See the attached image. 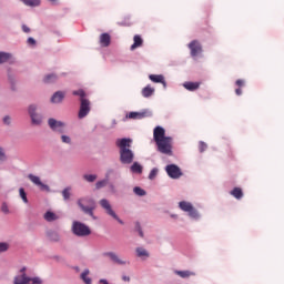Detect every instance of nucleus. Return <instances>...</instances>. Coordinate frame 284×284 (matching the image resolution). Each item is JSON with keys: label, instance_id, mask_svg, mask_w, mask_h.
I'll return each instance as SVG.
<instances>
[{"label": "nucleus", "instance_id": "f257e3e1", "mask_svg": "<svg viewBox=\"0 0 284 284\" xmlns=\"http://www.w3.org/2000/svg\"><path fill=\"white\" fill-rule=\"evenodd\" d=\"M153 139L158 145V151H160L161 154L172 156V138L165 136V129H163V126L154 128Z\"/></svg>", "mask_w": 284, "mask_h": 284}, {"label": "nucleus", "instance_id": "f03ea898", "mask_svg": "<svg viewBox=\"0 0 284 284\" xmlns=\"http://www.w3.org/2000/svg\"><path fill=\"white\" fill-rule=\"evenodd\" d=\"M132 140L130 139H121L116 141L118 148H120V161L125 165H130L132 161H134V152L130 150V144Z\"/></svg>", "mask_w": 284, "mask_h": 284}, {"label": "nucleus", "instance_id": "7ed1b4c3", "mask_svg": "<svg viewBox=\"0 0 284 284\" xmlns=\"http://www.w3.org/2000/svg\"><path fill=\"white\" fill-rule=\"evenodd\" d=\"M78 205L84 214H89V216H92L94 220L97 219V216H94V211L97 210V202H94L93 199L81 197L78 200Z\"/></svg>", "mask_w": 284, "mask_h": 284}, {"label": "nucleus", "instance_id": "20e7f679", "mask_svg": "<svg viewBox=\"0 0 284 284\" xmlns=\"http://www.w3.org/2000/svg\"><path fill=\"white\" fill-rule=\"evenodd\" d=\"M72 230L75 236H90L92 234L90 227L81 222H73Z\"/></svg>", "mask_w": 284, "mask_h": 284}, {"label": "nucleus", "instance_id": "39448f33", "mask_svg": "<svg viewBox=\"0 0 284 284\" xmlns=\"http://www.w3.org/2000/svg\"><path fill=\"white\" fill-rule=\"evenodd\" d=\"M100 205H101V207H103V210H105V212H106V214H109V216H112V219L118 221V223H120V225H123V220L119 219V215H116V213L112 210V205H110V202L108 200L102 199L100 201Z\"/></svg>", "mask_w": 284, "mask_h": 284}, {"label": "nucleus", "instance_id": "423d86ee", "mask_svg": "<svg viewBox=\"0 0 284 284\" xmlns=\"http://www.w3.org/2000/svg\"><path fill=\"white\" fill-rule=\"evenodd\" d=\"M48 124L53 132H59V134H63L65 132V123H63L62 121L50 118L48 120Z\"/></svg>", "mask_w": 284, "mask_h": 284}, {"label": "nucleus", "instance_id": "0eeeda50", "mask_svg": "<svg viewBox=\"0 0 284 284\" xmlns=\"http://www.w3.org/2000/svg\"><path fill=\"white\" fill-rule=\"evenodd\" d=\"M179 207L183 212H189V216H191L192 219H199V212L194 210L192 203L182 201L179 203Z\"/></svg>", "mask_w": 284, "mask_h": 284}, {"label": "nucleus", "instance_id": "6e6552de", "mask_svg": "<svg viewBox=\"0 0 284 284\" xmlns=\"http://www.w3.org/2000/svg\"><path fill=\"white\" fill-rule=\"evenodd\" d=\"M29 116L31 118V123L33 125H41V115L37 113V105L31 104L28 108Z\"/></svg>", "mask_w": 284, "mask_h": 284}, {"label": "nucleus", "instance_id": "1a4fd4ad", "mask_svg": "<svg viewBox=\"0 0 284 284\" xmlns=\"http://www.w3.org/2000/svg\"><path fill=\"white\" fill-rule=\"evenodd\" d=\"M90 114V100L88 99H80V111H79V119H85V115Z\"/></svg>", "mask_w": 284, "mask_h": 284}, {"label": "nucleus", "instance_id": "9d476101", "mask_svg": "<svg viewBox=\"0 0 284 284\" xmlns=\"http://www.w3.org/2000/svg\"><path fill=\"white\" fill-rule=\"evenodd\" d=\"M28 179L31 181V183L38 185L42 192H50V186H48V184H43V182H41V178L34 174H29Z\"/></svg>", "mask_w": 284, "mask_h": 284}, {"label": "nucleus", "instance_id": "9b49d317", "mask_svg": "<svg viewBox=\"0 0 284 284\" xmlns=\"http://www.w3.org/2000/svg\"><path fill=\"white\" fill-rule=\"evenodd\" d=\"M166 174L171 179H180L183 173H181V169L176 164H171L166 166Z\"/></svg>", "mask_w": 284, "mask_h": 284}, {"label": "nucleus", "instance_id": "f8f14e48", "mask_svg": "<svg viewBox=\"0 0 284 284\" xmlns=\"http://www.w3.org/2000/svg\"><path fill=\"white\" fill-rule=\"evenodd\" d=\"M26 266L20 270V275L14 277V284H30V277L26 275Z\"/></svg>", "mask_w": 284, "mask_h": 284}, {"label": "nucleus", "instance_id": "ddd939ff", "mask_svg": "<svg viewBox=\"0 0 284 284\" xmlns=\"http://www.w3.org/2000/svg\"><path fill=\"white\" fill-rule=\"evenodd\" d=\"M189 48L191 50V57H199L201 52H203V49L201 48V43L199 41L194 40L189 44Z\"/></svg>", "mask_w": 284, "mask_h": 284}, {"label": "nucleus", "instance_id": "4468645a", "mask_svg": "<svg viewBox=\"0 0 284 284\" xmlns=\"http://www.w3.org/2000/svg\"><path fill=\"white\" fill-rule=\"evenodd\" d=\"M145 116H150V112H130L126 114V119H145Z\"/></svg>", "mask_w": 284, "mask_h": 284}, {"label": "nucleus", "instance_id": "2eb2a0df", "mask_svg": "<svg viewBox=\"0 0 284 284\" xmlns=\"http://www.w3.org/2000/svg\"><path fill=\"white\" fill-rule=\"evenodd\" d=\"M183 88H185V90H189V92H195V90H199V88H201V82H184Z\"/></svg>", "mask_w": 284, "mask_h": 284}, {"label": "nucleus", "instance_id": "dca6fc26", "mask_svg": "<svg viewBox=\"0 0 284 284\" xmlns=\"http://www.w3.org/2000/svg\"><path fill=\"white\" fill-rule=\"evenodd\" d=\"M104 256H109V258H111L113 263H116L118 265H125V261L119 258V255H116L114 252L104 253Z\"/></svg>", "mask_w": 284, "mask_h": 284}, {"label": "nucleus", "instance_id": "f3484780", "mask_svg": "<svg viewBox=\"0 0 284 284\" xmlns=\"http://www.w3.org/2000/svg\"><path fill=\"white\" fill-rule=\"evenodd\" d=\"M112 41V38L109 36V33H102L100 36V44L102 48H108Z\"/></svg>", "mask_w": 284, "mask_h": 284}, {"label": "nucleus", "instance_id": "a211bd4d", "mask_svg": "<svg viewBox=\"0 0 284 284\" xmlns=\"http://www.w3.org/2000/svg\"><path fill=\"white\" fill-rule=\"evenodd\" d=\"M150 81L153 83H162L165 88V78L161 74H151L149 75Z\"/></svg>", "mask_w": 284, "mask_h": 284}, {"label": "nucleus", "instance_id": "6ab92c4d", "mask_svg": "<svg viewBox=\"0 0 284 284\" xmlns=\"http://www.w3.org/2000/svg\"><path fill=\"white\" fill-rule=\"evenodd\" d=\"M63 99H65V94H63L61 91H58L52 95L51 103H61Z\"/></svg>", "mask_w": 284, "mask_h": 284}, {"label": "nucleus", "instance_id": "aec40b11", "mask_svg": "<svg viewBox=\"0 0 284 284\" xmlns=\"http://www.w3.org/2000/svg\"><path fill=\"white\" fill-rule=\"evenodd\" d=\"M231 196H234V199H237V201H241V199H243V189L241 187H234L231 192H230Z\"/></svg>", "mask_w": 284, "mask_h": 284}, {"label": "nucleus", "instance_id": "412c9836", "mask_svg": "<svg viewBox=\"0 0 284 284\" xmlns=\"http://www.w3.org/2000/svg\"><path fill=\"white\" fill-rule=\"evenodd\" d=\"M152 94H154V88H152L151 85H146L142 89V97H144V99H150Z\"/></svg>", "mask_w": 284, "mask_h": 284}, {"label": "nucleus", "instance_id": "4be33fe9", "mask_svg": "<svg viewBox=\"0 0 284 284\" xmlns=\"http://www.w3.org/2000/svg\"><path fill=\"white\" fill-rule=\"evenodd\" d=\"M134 43L131 45V50H136V48H141L143 45V39L141 36H134Z\"/></svg>", "mask_w": 284, "mask_h": 284}, {"label": "nucleus", "instance_id": "5701e85b", "mask_svg": "<svg viewBox=\"0 0 284 284\" xmlns=\"http://www.w3.org/2000/svg\"><path fill=\"white\" fill-rule=\"evenodd\" d=\"M131 172H133V174H143V166L139 164V162H134L131 165Z\"/></svg>", "mask_w": 284, "mask_h": 284}, {"label": "nucleus", "instance_id": "b1692460", "mask_svg": "<svg viewBox=\"0 0 284 284\" xmlns=\"http://www.w3.org/2000/svg\"><path fill=\"white\" fill-rule=\"evenodd\" d=\"M90 275V270H84L83 273L80 275V278L83 281L85 284H92V278L89 277Z\"/></svg>", "mask_w": 284, "mask_h": 284}, {"label": "nucleus", "instance_id": "393cba45", "mask_svg": "<svg viewBox=\"0 0 284 284\" xmlns=\"http://www.w3.org/2000/svg\"><path fill=\"white\" fill-rule=\"evenodd\" d=\"M59 79V77L54 73L48 74L44 77L43 82L44 83H54Z\"/></svg>", "mask_w": 284, "mask_h": 284}, {"label": "nucleus", "instance_id": "a878e982", "mask_svg": "<svg viewBox=\"0 0 284 284\" xmlns=\"http://www.w3.org/2000/svg\"><path fill=\"white\" fill-rule=\"evenodd\" d=\"M24 6H29L31 8H34L37 6L41 4V0H21Z\"/></svg>", "mask_w": 284, "mask_h": 284}, {"label": "nucleus", "instance_id": "bb28decb", "mask_svg": "<svg viewBox=\"0 0 284 284\" xmlns=\"http://www.w3.org/2000/svg\"><path fill=\"white\" fill-rule=\"evenodd\" d=\"M10 59H12V54L8 52H0V64L7 63V61H10Z\"/></svg>", "mask_w": 284, "mask_h": 284}, {"label": "nucleus", "instance_id": "cd10ccee", "mask_svg": "<svg viewBox=\"0 0 284 284\" xmlns=\"http://www.w3.org/2000/svg\"><path fill=\"white\" fill-rule=\"evenodd\" d=\"M178 276L181 278H190V276H194V272L191 271H176Z\"/></svg>", "mask_w": 284, "mask_h": 284}, {"label": "nucleus", "instance_id": "c85d7f7f", "mask_svg": "<svg viewBox=\"0 0 284 284\" xmlns=\"http://www.w3.org/2000/svg\"><path fill=\"white\" fill-rule=\"evenodd\" d=\"M44 219L51 223V221H57V219H59V216H57V214H54L53 212L49 211L44 214Z\"/></svg>", "mask_w": 284, "mask_h": 284}, {"label": "nucleus", "instance_id": "c756f323", "mask_svg": "<svg viewBox=\"0 0 284 284\" xmlns=\"http://www.w3.org/2000/svg\"><path fill=\"white\" fill-rule=\"evenodd\" d=\"M136 254L140 258L143 257V256H146V257L150 256V253H148V251L143 247H138L136 248Z\"/></svg>", "mask_w": 284, "mask_h": 284}, {"label": "nucleus", "instance_id": "7c9ffc66", "mask_svg": "<svg viewBox=\"0 0 284 284\" xmlns=\"http://www.w3.org/2000/svg\"><path fill=\"white\" fill-rule=\"evenodd\" d=\"M72 94H73V97H80V100L81 99H87L85 98V91H83V89H80L78 91H73Z\"/></svg>", "mask_w": 284, "mask_h": 284}, {"label": "nucleus", "instance_id": "2f4dec72", "mask_svg": "<svg viewBox=\"0 0 284 284\" xmlns=\"http://www.w3.org/2000/svg\"><path fill=\"white\" fill-rule=\"evenodd\" d=\"M133 192L136 194V196H145V190L141 189L140 186H135Z\"/></svg>", "mask_w": 284, "mask_h": 284}, {"label": "nucleus", "instance_id": "473e14b6", "mask_svg": "<svg viewBox=\"0 0 284 284\" xmlns=\"http://www.w3.org/2000/svg\"><path fill=\"white\" fill-rule=\"evenodd\" d=\"M84 181H88V183H94L97 175L94 174H85L83 175Z\"/></svg>", "mask_w": 284, "mask_h": 284}, {"label": "nucleus", "instance_id": "72a5a7b5", "mask_svg": "<svg viewBox=\"0 0 284 284\" xmlns=\"http://www.w3.org/2000/svg\"><path fill=\"white\" fill-rule=\"evenodd\" d=\"M8 250H10V244H8V242H1L0 243V254L3 252H8Z\"/></svg>", "mask_w": 284, "mask_h": 284}, {"label": "nucleus", "instance_id": "f704fd0d", "mask_svg": "<svg viewBox=\"0 0 284 284\" xmlns=\"http://www.w3.org/2000/svg\"><path fill=\"white\" fill-rule=\"evenodd\" d=\"M59 239H60L59 233H55V232L49 233V241H53L54 243H57Z\"/></svg>", "mask_w": 284, "mask_h": 284}, {"label": "nucleus", "instance_id": "c9c22d12", "mask_svg": "<svg viewBox=\"0 0 284 284\" xmlns=\"http://www.w3.org/2000/svg\"><path fill=\"white\" fill-rule=\"evenodd\" d=\"M108 185V180H101L95 183L97 190H101V187H105Z\"/></svg>", "mask_w": 284, "mask_h": 284}, {"label": "nucleus", "instance_id": "e433bc0d", "mask_svg": "<svg viewBox=\"0 0 284 284\" xmlns=\"http://www.w3.org/2000/svg\"><path fill=\"white\" fill-rule=\"evenodd\" d=\"M20 197L22 199L23 203H28V195L26 194V190L23 187L19 189Z\"/></svg>", "mask_w": 284, "mask_h": 284}, {"label": "nucleus", "instance_id": "4c0bfd02", "mask_svg": "<svg viewBox=\"0 0 284 284\" xmlns=\"http://www.w3.org/2000/svg\"><path fill=\"white\" fill-rule=\"evenodd\" d=\"M70 187H67L62 191V196L64 199V201H69L70 200Z\"/></svg>", "mask_w": 284, "mask_h": 284}, {"label": "nucleus", "instance_id": "58836bf2", "mask_svg": "<svg viewBox=\"0 0 284 284\" xmlns=\"http://www.w3.org/2000/svg\"><path fill=\"white\" fill-rule=\"evenodd\" d=\"M207 150V144L205 142H200L199 143V151L200 152H205Z\"/></svg>", "mask_w": 284, "mask_h": 284}, {"label": "nucleus", "instance_id": "ea45409f", "mask_svg": "<svg viewBox=\"0 0 284 284\" xmlns=\"http://www.w3.org/2000/svg\"><path fill=\"white\" fill-rule=\"evenodd\" d=\"M156 174H159V170L158 169H153L150 174H149V179L152 181L153 179L156 178Z\"/></svg>", "mask_w": 284, "mask_h": 284}, {"label": "nucleus", "instance_id": "a19ab883", "mask_svg": "<svg viewBox=\"0 0 284 284\" xmlns=\"http://www.w3.org/2000/svg\"><path fill=\"white\" fill-rule=\"evenodd\" d=\"M41 277H30V284H42Z\"/></svg>", "mask_w": 284, "mask_h": 284}, {"label": "nucleus", "instance_id": "79ce46f5", "mask_svg": "<svg viewBox=\"0 0 284 284\" xmlns=\"http://www.w3.org/2000/svg\"><path fill=\"white\" fill-rule=\"evenodd\" d=\"M1 212H3V214H10V210L8 209V204L7 203H2Z\"/></svg>", "mask_w": 284, "mask_h": 284}, {"label": "nucleus", "instance_id": "37998d69", "mask_svg": "<svg viewBox=\"0 0 284 284\" xmlns=\"http://www.w3.org/2000/svg\"><path fill=\"white\" fill-rule=\"evenodd\" d=\"M135 230L139 232L141 239H143V230H141V223L136 222L135 223Z\"/></svg>", "mask_w": 284, "mask_h": 284}, {"label": "nucleus", "instance_id": "c03bdc74", "mask_svg": "<svg viewBox=\"0 0 284 284\" xmlns=\"http://www.w3.org/2000/svg\"><path fill=\"white\" fill-rule=\"evenodd\" d=\"M61 141L62 143H68V144L72 143V139H70V136L68 135H62Z\"/></svg>", "mask_w": 284, "mask_h": 284}, {"label": "nucleus", "instance_id": "a18cd8bd", "mask_svg": "<svg viewBox=\"0 0 284 284\" xmlns=\"http://www.w3.org/2000/svg\"><path fill=\"white\" fill-rule=\"evenodd\" d=\"M6 161V153L3 152V149L0 148V163H3Z\"/></svg>", "mask_w": 284, "mask_h": 284}, {"label": "nucleus", "instance_id": "49530a36", "mask_svg": "<svg viewBox=\"0 0 284 284\" xmlns=\"http://www.w3.org/2000/svg\"><path fill=\"white\" fill-rule=\"evenodd\" d=\"M235 84L237 85V88H243V85H245V81L244 80H236Z\"/></svg>", "mask_w": 284, "mask_h": 284}, {"label": "nucleus", "instance_id": "de8ad7c7", "mask_svg": "<svg viewBox=\"0 0 284 284\" xmlns=\"http://www.w3.org/2000/svg\"><path fill=\"white\" fill-rule=\"evenodd\" d=\"M28 43H29V45H36L37 44V40H34V38H29L28 39Z\"/></svg>", "mask_w": 284, "mask_h": 284}, {"label": "nucleus", "instance_id": "09e8293b", "mask_svg": "<svg viewBox=\"0 0 284 284\" xmlns=\"http://www.w3.org/2000/svg\"><path fill=\"white\" fill-rule=\"evenodd\" d=\"M3 123L6 124V125H10V116H4L3 118Z\"/></svg>", "mask_w": 284, "mask_h": 284}, {"label": "nucleus", "instance_id": "8fccbe9b", "mask_svg": "<svg viewBox=\"0 0 284 284\" xmlns=\"http://www.w3.org/2000/svg\"><path fill=\"white\" fill-rule=\"evenodd\" d=\"M235 94L241 97V94H243V90H241V88L235 89Z\"/></svg>", "mask_w": 284, "mask_h": 284}, {"label": "nucleus", "instance_id": "3c124183", "mask_svg": "<svg viewBox=\"0 0 284 284\" xmlns=\"http://www.w3.org/2000/svg\"><path fill=\"white\" fill-rule=\"evenodd\" d=\"M22 30H23V32H26V33L30 32V29H29L28 26H26V24L22 26Z\"/></svg>", "mask_w": 284, "mask_h": 284}, {"label": "nucleus", "instance_id": "603ef678", "mask_svg": "<svg viewBox=\"0 0 284 284\" xmlns=\"http://www.w3.org/2000/svg\"><path fill=\"white\" fill-rule=\"evenodd\" d=\"M99 283L100 284H110V283H108V280H100Z\"/></svg>", "mask_w": 284, "mask_h": 284}, {"label": "nucleus", "instance_id": "864d4df0", "mask_svg": "<svg viewBox=\"0 0 284 284\" xmlns=\"http://www.w3.org/2000/svg\"><path fill=\"white\" fill-rule=\"evenodd\" d=\"M53 6H57L59 3V0H49Z\"/></svg>", "mask_w": 284, "mask_h": 284}, {"label": "nucleus", "instance_id": "5fc2aeb1", "mask_svg": "<svg viewBox=\"0 0 284 284\" xmlns=\"http://www.w3.org/2000/svg\"><path fill=\"white\" fill-rule=\"evenodd\" d=\"M122 281H128V282H129V281H130V277H128V276L124 275V276L122 277Z\"/></svg>", "mask_w": 284, "mask_h": 284}]
</instances>
